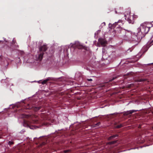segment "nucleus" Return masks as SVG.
Returning a JSON list of instances; mask_svg holds the SVG:
<instances>
[{"mask_svg":"<svg viewBox=\"0 0 153 153\" xmlns=\"http://www.w3.org/2000/svg\"><path fill=\"white\" fill-rule=\"evenodd\" d=\"M150 28V27H147L146 26V24L144 23L142 24L140 27L137 29L138 31V32L137 33V38L139 39H142L144 37L149 31Z\"/></svg>","mask_w":153,"mask_h":153,"instance_id":"f257e3e1","label":"nucleus"},{"mask_svg":"<svg viewBox=\"0 0 153 153\" xmlns=\"http://www.w3.org/2000/svg\"><path fill=\"white\" fill-rule=\"evenodd\" d=\"M38 54L36 55V58L37 60L41 61L42 60L43 55L44 53L42 52H39V51L38 52Z\"/></svg>","mask_w":153,"mask_h":153,"instance_id":"f03ea898","label":"nucleus"},{"mask_svg":"<svg viewBox=\"0 0 153 153\" xmlns=\"http://www.w3.org/2000/svg\"><path fill=\"white\" fill-rule=\"evenodd\" d=\"M117 57L116 53L115 51L112 52L109 56V58L111 59V61H114Z\"/></svg>","mask_w":153,"mask_h":153,"instance_id":"7ed1b4c3","label":"nucleus"},{"mask_svg":"<svg viewBox=\"0 0 153 153\" xmlns=\"http://www.w3.org/2000/svg\"><path fill=\"white\" fill-rule=\"evenodd\" d=\"M47 48L46 45H43V46H40L39 47V52H43L46 51Z\"/></svg>","mask_w":153,"mask_h":153,"instance_id":"20e7f679","label":"nucleus"},{"mask_svg":"<svg viewBox=\"0 0 153 153\" xmlns=\"http://www.w3.org/2000/svg\"><path fill=\"white\" fill-rule=\"evenodd\" d=\"M137 110H132L129 111H127L124 112V114L125 115H127L129 114H132V113L136 112L137 111H138Z\"/></svg>","mask_w":153,"mask_h":153,"instance_id":"39448f33","label":"nucleus"},{"mask_svg":"<svg viewBox=\"0 0 153 153\" xmlns=\"http://www.w3.org/2000/svg\"><path fill=\"white\" fill-rule=\"evenodd\" d=\"M53 80L54 79L53 78L48 77L46 79L43 80V81L41 83L42 84L44 85L48 81Z\"/></svg>","mask_w":153,"mask_h":153,"instance_id":"423d86ee","label":"nucleus"},{"mask_svg":"<svg viewBox=\"0 0 153 153\" xmlns=\"http://www.w3.org/2000/svg\"><path fill=\"white\" fill-rule=\"evenodd\" d=\"M127 21L129 23L133 24L134 23V21L133 20V17L131 16H129L127 18Z\"/></svg>","mask_w":153,"mask_h":153,"instance_id":"0eeeda50","label":"nucleus"},{"mask_svg":"<svg viewBox=\"0 0 153 153\" xmlns=\"http://www.w3.org/2000/svg\"><path fill=\"white\" fill-rule=\"evenodd\" d=\"M117 29L116 31L119 33H121L124 32V30L121 27H117Z\"/></svg>","mask_w":153,"mask_h":153,"instance_id":"6e6552de","label":"nucleus"},{"mask_svg":"<svg viewBox=\"0 0 153 153\" xmlns=\"http://www.w3.org/2000/svg\"><path fill=\"white\" fill-rule=\"evenodd\" d=\"M99 42L100 43H101V44L102 45H103L106 42L105 40L103 39H99Z\"/></svg>","mask_w":153,"mask_h":153,"instance_id":"1a4fd4ad","label":"nucleus"},{"mask_svg":"<svg viewBox=\"0 0 153 153\" xmlns=\"http://www.w3.org/2000/svg\"><path fill=\"white\" fill-rule=\"evenodd\" d=\"M118 134H115L114 135H113L111 136H110L108 138V140H110L113 139L114 138L116 137H118Z\"/></svg>","mask_w":153,"mask_h":153,"instance_id":"9d476101","label":"nucleus"},{"mask_svg":"<svg viewBox=\"0 0 153 153\" xmlns=\"http://www.w3.org/2000/svg\"><path fill=\"white\" fill-rule=\"evenodd\" d=\"M42 107L41 106H36L33 107V110L35 111H37L40 110Z\"/></svg>","mask_w":153,"mask_h":153,"instance_id":"9b49d317","label":"nucleus"},{"mask_svg":"<svg viewBox=\"0 0 153 153\" xmlns=\"http://www.w3.org/2000/svg\"><path fill=\"white\" fill-rule=\"evenodd\" d=\"M122 22H123V21L122 20H119L117 22H115L114 24H113V26L115 27V25L117 24L118 23H121L122 24H123Z\"/></svg>","mask_w":153,"mask_h":153,"instance_id":"f8f14e48","label":"nucleus"},{"mask_svg":"<svg viewBox=\"0 0 153 153\" xmlns=\"http://www.w3.org/2000/svg\"><path fill=\"white\" fill-rule=\"evenodd\" d=\"M117 141V140H115L113 141H111V142H109L108 143V144H113L114 143H116Z\"/></svg>","mask_w":153,"mask_h":153,"instance_id":"ddd939ff","label":"nucleus"},{"mask_svg":"<svg viewBox=\"0 0 153 153\" xmlns=\"http://www.w3.org/2000/svg\"><path fill=\"white\" fill-rule=\"evenodd\" d=\"M102 52L103 53V56H104V54L106 53V51L105 49L104 48H103L102 49Z\"/></svg>","mask_w":153,"mask_h":153,"instance_id":"4468645a","label":"nucleus"},{"mask_svg":"<svg viewBox=\"0 0 153 153\" xmlns=\"http://www.w3.org/2000/svg\"><path fill=\"white\" fill-rule=\"evenodd\" d=\"M123 126V125L122 124H120V125H118L116 126V128H120Z\"/></svg>","mask_w":153,"mask_h":153,"instance_id":"2eb2a0df","label":"nucleus"},{"mask_svg":"<svg viewBox=\"0 0 153 153\" xmlns=\"http://www.w3.org/2000/svg\"><path fill=\"white\" fill-rule=\"evenodd\" d=\"M100 123V122H98L95 124V127H98L99 126Z\"/></svg>","mask_w":153,"mask_h":153,"instance_id":"dca6fc26","label":"nucleus"},{"mask_svg":"<svg viewBox=\"0 0 153 153\" xmlns=\"http://www.w3.org/2000/svg\"><path fill=\"white\" fill-rule=\"evenodd\" d=\"M145 80L146 79H140L138 80V81L141 82L145 81Z\"/></svg>","mask_w":153,"mask_h":153,"instance_id":"f3484780","label":"nucleus"},{"mask_svg":"<svg viewBox=\"0 0 153 153\" xmlns=\"http://www.w3.org/2000/svg\"><path fill=\"white\" fill-rule=\"evenodd\" d=\"M9 143L10 144V145H12V144H13V141H9Z\"/></svg>","mask_w":153,"mask_h":153,"instance_id":"a211bd4d","label":"nucleus"},{"mask_svg":"<svg viewBox=\"0 0 153 153\" xmlns=\"http://www.w3.org/2000/svg\"><path fill=\"white\" fill-rule=\"evenodd\" d=\"M102 25L103 26H105V22H103L102 23Z\"/></svg>","mask_w":153,"mask_h":153,"instance_id":"6ab92c4d","label":"nucleus"},{"mask_svg":"<svg viewBox=\"0 0 153 153\" xmlns=\"http://www.w3.org/2000/svg\"><path fill=\"white\" fill-rule=\"evenodd\" d=\"M87 80L88 81H91L92 80V79H87Z\"/></svg>","mask_w":153,"mask_h":153,"instance_id":"aec40b11","label":"nucleus"},{"mask_svg":"<svg viewBox=\"0 0 153 153\" xmlns=\"http://www.w3.org/2000/svg\"><path fill=\"white\" fill-rule=\"evenodd\" d=\"M3 39L6 42H7V41L6 40V39L5 38H3Z\"/></svg>","mask_w":153,"mask_h":153,"instance_id":"412c9836","label":"nucleus"},{"mask_svg":"<svg viewBox=\"0 0 153 153\" xmlns=\"http://www.w3.org/2000/svg\"><path fill=\"white\" fill-rule=\"evenodd\" d=\"M30 129H33V127H30Z\"/></svg>","mask_w":153,"mask_h":153,"instance_id":"4be33fe9","label":"nucleus"},{"mask_svg":"<svg viewBox=\"0 0 153 153\" xmlns=\"http://www.w3.org/2000/svg\"><path fill=\"white\" fill-rule=\"evenodd\" d=\"M115 78H114V77H113V79H112L111 80H111H114V79H115Z\"/></svg>","mask_w":153,"mask_h":153,"instance_id":"5701e85b","label":"nucleus"},{"mask_svg":"<svg viewBox=\"0 0 153 153\" xmlns=\"http://www.w3.org/2000/svg\"><path fill=\"white\" fill-rule=\"evenodd\" d=\"M132 51V50H130V52H131V51Z\"/></svg>","mask_w":153,"mask_h":153,"instance_id":"b1692460","label":"nucleus"},{"mask_svg":"<svg viewBox=\"0 0 153 153\" xmlns=\"http://www.w3.org/2000/svg\"><path fill=\"white\" fill-rule=\"evenodd\" d=\"M22 53H24V52H22Z\"/></svg>","mask_w":153,"mask_h":153,"instance_id":"393cba45","label":"nucleus"},{"mask_svg":"<svg viewBox=\"0 0 153 153\" xmlns=\"http://www.w3.org/2000/svg\"><path fill=\"white\" fill-rule=\"evenodd\" d=\"M151 64H153V63H151Z\"/></svg>","mask_w":153,"mask_h":153,"instance_id":"a878e982","label":"nucleus"},{"mask_svg":"<svg viewBox=\"0 0 153 153\" xmlns=\"http://www.w3.org/2000/svg\"><path fill=\"white\" fill-rule=\"evenodd\" d=\"M40 137L39 138H40L41 137Z\"/></svg>","mask_w":153,"mask_h":153,"instance_id":"bb28decb","label":"nucleus"},{"mask_svg":"<svg viewBox=\"0 0 153 153\" xmlns=\"http://www.w3.org/2000/svg\"><path fill=\"white\" fill-rule=\"evenodd\" d=\"M35 138H36V137H35V138H34V139H35Z\"/></svg>","mask_w":153,"mask_h":153,"instance_id":"cd10ccee","label":"nucleus"},{"mask_svg":"<svg viewBox=\"0 0 153 153\" xmlns=\"http://www.w3.org/2000/svg\"><path fill=\"white\" fill-rule=\"evenodd\" d=\"M1 41H0V42H1Z\"/></svg>","mask_w":153,"mask_h":153,"instance_id":"c85d7f7f","label":"nucleus"}]
</instances>
